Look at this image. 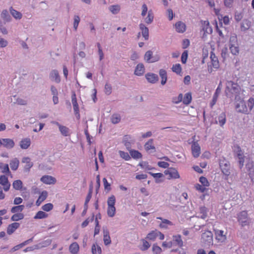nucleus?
Masks as SVG:
<instances>
[{
    "mask_svg": "<svg viewBox=\"0 0 254 254\" xmlns=\"http://www.w3.org/2000/svg\"><path fill=\"white\" fill-rule=\"evenodd\" d=\"M32 239H30L28 240H26L25 241H24V242L19 244V245H17L15 246H14L12 249H11V251L12 252H15V251H16L17 250H18L19 249H20V248H22L23 246H24L25 245H27V244H28V243L30 241H32Z\"/></svg>",
    "mask_w": 254,
    "mask_h": 254,
    "instance_id": "nucleus-43",
    "label": "nucleus"
},
{
    "mask_svg": "<svg viewBox=\"0 0 254 254\" xmlns=\"http://www.w3.org/2000/svg\"><path fill=\"white\" fill-rule=\"evenodd\" d=\"M202 29L204 33H211L212 32V29L210 26L209 22L207 20L202 21Z\"/></svg>",
    "mask_w": 254,
    "mask_h": 254,
    "instance_id": "nucleus-18",
    "label": "nucleus"
},
{
    "mask_svg": "<svg viewBox=\"0 0 254 254\" xmlns=\"http://www.w3.org/2000/svg\"><path fill=\"white\" fill-rule=\"evenodd\" d=\"M212 234L210 231H206L202 234L201 239L203 242L210 243L212 242Z\"/></svg>",
    "mask_w": 254,
    "mask_h": 254,
    "instance_id": "nucleus-14",
    "label": "nucleus"
},
{
    "mask_svg": "<svg viewBox=\"0 0 254 254\" xmlns=\"http://www.w3.org/2000/svg\"><path fill=\"white\" fill-rule=\"evenodd\" d=\"M48 216V214L42 211H39L34 217L35 219H43L47 218Z\"/></svg>",
    "mask_w": 254,
    "mask_h": 254,
    "instance_id": "nucleus-52",
    "label": "nucleus"
},
{
    "mask_svg": "<svg viewBox=\"0 0 254 254\" xmlns=\"http://www.w3.org/2000/svg\"><path fill=\"white\" fill-rule=\"evenodd\" d=\"M230 50L233 55H237L239 52L238 47L232 45L230 46Z\"/></svg>",
    "mask_w": 254,
    "mask_h": 254,
    "instance_id": "nucleus-63",
    "label": "nucleus"
},
{
    "mask_svg": "<svg viewBox=\"0 0 254 254\" xmlns=\"http://www.w3.org/2000/svg\"><path fill=\"white\" fill-rule=\"evenodd\" d=\"M221 170L224 175L229 176L230 174V164L225 159H221L219 162Z\"/></svg>",
    "mask_w": 254,
    "mask_h": 254,
    "instance_id": "nucleus-6",
    "label": "nucleus"
},
{
    "mask_svg": "<svg viewBox=\"0 0 254 254\" xmlns=\"http://www.w3.org/2000/svg\"><path fill=\"white\" fill-rule=\"evenodd\" d=\"M92 253L93 254H101L102 250L101 247L96 244H93L92 246Z\"/></svg>",
    "mask_w": 254,
    "mask_h": 254,
    "instance_id": "nucleus-51",
    "label": "nucleus"
},
{
    "mask_svg": "<svg viewBox=\"0 0 254 254\" xmlns=\"http://www.w3.org/2000/svg\"><path fill=\"white\" fill-rule=\"evenodd\" d=\"M31 144V140L29 138L22 139L20 142V146L22 149H27Z\"/></svg>",
    "mask_w": 254,
    "mask_h": 254,
    "instance_id": "nucleus-26",
    "label": "nucleus"
},
{
    "mask_svg": "<svg viewBox=\"0 0 254 254\" xmlns=\"http://www.w3.org/2000/svg\"><path fill=\"white\" fill-rule=\"evenodd\" d=\"M47 192L46 191H43L36 202V205L39 206L47 198Z\"/></svg>",
    "mask_w": 254,
    "mask_h": 254,
    "instance_id": "nucleus-29",
    "label": "nucleus"
},
{
    "mask_svg": "<svg viewBox=\"0 0 254 254\" xmlns=\"http://www.w3.org/2000/svg\"><path fill=\"white\" fill-rule=\"evenodd\" d=\"M103 241L106 246L109 245L111 243L109 231L107 229L103 230Z\"/></svg>",
    "mask_w": 254,
    "mask_h": 254,
    "instance_id": "nucleus-23",
    "label": "nucleus"
},
{
    "mask_svg": "<svg viewBox=\"0 0 254 254\" xmlns=\"http://www.w3.org/2000/svg\"><path fill=\"white\" fill-rule=\"evenodd\" d=\"M110 11L114 14H117L120 10V6L119 5H113L109 7Z\"/></svg>",
    "mask_w": 254,
    "mask_h": 254,
    "instance_id": "nucleus-54",
    "label": "nucleus"
},
{
    "mask_svg": "<svg viewBox=\"0 0 254 254\" xmlns=\"http://www.w3.org/2000/svg\"><path fill=\"white\" fill-rule=\"evenodd\" d=\"M54 124L59 127V130L63 135L64 136L70 135V130L67 127L60 125L58 122H54Z\"/></svg>",
    "mask_w": 254,
    "mask_h": 254,
    "instance_id": "nucleus-13",
    "label": "nucleus"
},
{
    "mask_svg": "<svg viewBox=\"0 0 254 254\" xmlns=\"http://www.w3.org/2000/svg\"><path fill=\"white\" fill-rule=\"evenodd\" d=\"M1 146L7 148L11 149L14 146V141L10 138H3L1 139Z\"/></svg>",
    "mask_w": 254,
    "mask_h": 254,
    "instance_id": "nucleus-11",
    "label": "nucleus"
},
{
    "mask_svg": "<svg viewBox=\"0 0 254 254\" xmlns=\"http://www.w3.org/2000/svg\"><path fill=\"white\" fill-rule=\"evenodd\" d=\"M145 71L144 66L143 64H138L134 70V74L138 76H140L142 75Z\"/></svg>",
    "mask_w": 254,
    "mask_h": 254,
    "instance_id": "nucleus-28",
    "label": "nucleus"
},
{
    "mask_svg": "<svg viewBox=\"0 0 254 254\" xmlns=\"http://www.w3.org/2000/svg\"><path fill=\"white\" fill-rule=\"evenodd\" d=\"M139 28L141 31L142 36L144 37L145 40H147L149 38L148 28L142 23L139 24Z\"/></svg>",
    "mask_w": 254,
    "mask_h": 254,
    "instance_id": "nucleus-24",
    "label": "nucleus"
},
{
    "mask_svg": "<svg viewBox=\"0 0 254 254\" xmlns=\"http://www.w3.org/2000/svg\"><path fill=\"white\" fill-rule=\"evenodd\" d=\"M69 251L72 254H77L79 252V246L76 242L71 243L69 246Z\"/></svg>",
    "mask_w": 254,
    "mask_h": 254,
    "instance_id": "nucleus-21",
    "label": "nucleus"
},
{
    "mask_svg": "<svg viewBox=\"0 0 254 254\" xmlns=\"http://www.w3.org/2000/svg\"><path fill=\"white\" fill-rule=\"evenodd\" d=\"M152 251L154 254H160L162 253V249L156 244H154L152 246Z\"/></svg>",
    "mask_w": 254,
    "mask_h": 254,
    "instance_id": "nucleus-57",
    "label": "nucleus"
},
{
    "mask_svg": "<svg viewBox=\"0 0 254 254\" xmlns=\"http://www.w3.org/2000/svg\"><path fill=\"white\" fill-rule=\"evenodd\" d=\"M9 12L11 15L15 19H20L22 17V14L21 12L17 11L15 9H14L12 6L9 8Z\"/></svg>",
    "mask_w": 254,
    "mask_h": 254,
    "instance_id": "nucleus-30",
    "label": "nucleus"
},
{
    "mask_svg": "<svg viewBox=\"0 0 254 254\" xmlns=\"http://www.w3.org/2000/svg\"><path fill=\"white\" fill-rule=\"evenodd\" d=\"M221 89L219 87H217L213 95L212 101L210 103V106L211 107H212L216 104Z\"/></svg>",
    "mask_w": 254,
    "mask_h": 254,
    "instance_id": "nucleus-33",
    "label": "nucleus"
},
{
    "mask_svg": "<svg viewBox=\"0 0 254 254\" xmlns=\"http://www.w3.org/2000/svg\"><path fill=\"white\" fill-rule=\"evenodd\" d=\"M216 239L218 242L223 243L226 240V236L224 234V231L220 230H215Z\"/></svg>",
    "mask_w": 254,
    "mask_h": 254,
    "instance_id": "nucleus-12",
    "label": "nucleus"
},
{
    "mask_svg": "<svg viewBox=\"0 0 254 254\" xmlns=\"http://www.w3.org/2000/svg\"><path fill=\"white\" fill-rule=\"evenodd\" d=\"M24 208V205H19L18 206L12 207L11 209V212L13 213H18V212H20L22 211Z\"/></svg>",
    "mask_w": 254,
    "mask_h": 254,
    "instance_id": "nucleus-48",
    "label": "nucleus"
},
{
    "mask_svg": "<svg viewBox=\"0 0 254 254\" xmlns=\"http://www.w3.org/2000/svg\"><path fill=\"white\" fill-rule=\"evenodd\" d=\"M104 92L106 95H110L112 92V88L110 84L106 83L105 85Z\"/></svg>",
    "mask_w": 254,
    "mask_h": 254,
    "instance_id": "nucleus-62",
    "label": "nucleus"
},
{
    "mask_svg": "<svg viewBox=\"0 0 254 254\" xmlns=\"http://www.w3.org/2000/svg\"><path fill=\"white\" fill-rule=\"evenodd\" d=\"M172 70L174 72L177 74L181 75L182 73V68L180 64H176L172 66Z\"/></svg>",
    "mask_w": 254,
    "mask_h": 254,
    "instance_id": "nucleus-37",
    "label": "nucleus"
},
{
    "mask_svg": "<svg viewBox=\"0 0 254 254\" xmlns=\"http://www.w3.org/2000/svg\"><path fill=\"white\" fill-rule=\"evenodd\" d=\"M199 182L201 183L202 185L205 186V187H208L209 186V183L208 182L207 179L204 177H200L199 178Z\"/></svg>",
    "mask_w": 254,
    "mask_h": 254,
    "instance_id": "nucleus-64",
    "label": "nucleus"
},
{
    "mask_svg": "<svg viewBox=\"0 0 254 254\" xmlns=\"http://www.w3.org/2000/svg\"><path fill=\"white\" fill-rule=\"evenodd\" d=\"M19 164V161L18 159L16 158H15L12 159L9 163V165L11 169L13 171H16L17 170Z\"/></svg>",
    "mask_w": 254,
    "mask_h": 254,
    "instance_id": "nucleus-32",
    "label": "nucleus"
},
{
    "mask_svg": "<svg viewBox=\"0 0 254 254\" xmlns=\"http://www.w3.org/2000/svg\"><path fill=\"white\" fill-rule=\"evenodd\" d=\"M254 106V98L251 97L248 101V108L250 112Z\"/></svg>",
    "mask_w": 254,
    "mask_h": 254,
    "instance_id": "nucleus-61",
    "label": "nucleus"
},
{
    "mask_svg": "<svg viewBox=\"0 0 254 254\" xmlns=\"http://www.w3.org/2000/svg\"><path fill=\"white\" fill-rule=\"evenodd\" d=\"M238 221L242 226L249 225L250 223L247 211H242L238 214Z\"/></svg>",
    "mask_w": 254,
    "mask_h": 254,
    "instance_id": "nucleus-4",
    "label": "nucleus"
},
{
    "mask_svg": "<svg viewBox=\"0 0 254 254\" xmlns=\"http://www.w3.org/2000/svg\"><path fill=\"white\" fill-rule=\"evenodd\" d=\"M131 156L134 159H139L142 158V154L138 151L135 150H129Z\"/></svg>",
    "mask_w": 254,
    "mask_h": 254,
    "instance_id": "nucleus-40",
    "label": "nucleus"
},
{
    "mask_svg": "<svg viewBox=\"0 0 254 254\" xmlns=\"http://www.w3.org/2000/svg\"><path fill=\"white\" fill-rule=\"evenodd\" d=\"M50 78L52 80L56 81L57 83L60 81V77L58 70H53L50 73Z\"/></svg>",
    "mask_w": 254,
    "mask_h": 254,
    "instance_id": "nucleus-31",
    "label": "nucleus"
},
{
    "mask_svg": "<svg viewBox=\"0 0 254 254\" xmlns=\"http://www.w3.org/2000/svg\"><path fill=\"white\" fill-rule=\"evenodd\" d=\"M71 102L73 105V110L75 115H77L79 117V109L78 104L77 103L76 94L74 91L72 92L71 94Z\"/></svg>",
    "mask_w": 254,
    "mask_h": 254,
    "instance_id": "nucleus-9",
    "label": "nucleus"
},
{
    "mask_svg": "<svg viewBox=\"0 0 254 254\" xmlns=\"http://www.w3.org/2000/svg\"><path fill=\"white\" fill-rule=\"evenodd\" d=\"M236 109L238 112L247 114L249 113L248 108L244 100H240L236 105Z\"/></svg>",
    "mask_w": 254,
    "mask_h": 254,
    "instance_id": "nucleus-7",
    "label": "nucleus"
},
{
    "mask_svg": "<svg viewBox=\"0 0 254 254\" xmlns=\"http://www.w3.org/2000/svg\"><path fill=\"white\" fill-rule=\"evenodd\" d=\"M119 153L121 157L125 160L128 161L130 159V157L127 152H126L123 151H119Z\"/></svg>",
    "mask_w": 254,
    "mask_h": 254,
    "instance_id": "nucleus-58",
    "label": "nucleus"
},
{
    "mask_svg": "<svg viewBox=\"0 0 254 254\" xmlns=\"http://www.w3.org/2000/svg\"><path fill=\"white\" fill-rule=\"evenodd\" d=\"M139 166L145 170H149L152 169L151 166H150L147 162L142 161L139 164Z\"/></svg>",
    "mask_w": 254,
    "mask_h": 254,
    "instance_id": "nucleus-59",
    "label": "nucleus"
},
{
    "mask_svg": "<svg viewBox=\"0 0 254 254\" xmlns=\"http://www.w3.org/2000/svg\"><path fill=\"white\" fill-rule=\"evenodd\" d=\"M145 150L148 151L150 150H153L155 151V147L153 145V140L152 139H149L144 145Z\"/></svg>",
    "mask_w": 254,
    "mask_h": 254,
    "instance_id": "nucleus-36",
    "label": "nucleus"
},
{
    "mask_svg": "<svg viewBox=\"0 0 254 254\" xmlns=\"http://www.w3.org/2000/svg\"><path fill=\"white\" fill-rule=\"evenodd\" d=\"M227 88L232 94L238 93L240 90V86L233 81H229L227 85Z\"/></svg>",
    "mask_w": 254,
    "mask_h": 254,
    "instance_id": "nucleus-8",
    "label": "nucleus"
},
{
    "mask_svg": "<svg viewBox=\"0 0 254 254\" xmlns=\"http://www.w3.org/2000/svg\"><path fill=\"white\" fill-rule=\"evenodd\" d=\"M210 58L211 59V65H208V70L209 73H211L213 71V68L216 69H218L220 65L217 57L213 52L210 53Z\"/></svg>",
    "mask_w": 254,
    "mask_h": 254,
    "instance_id": "nucleus-2",
    "label": "nucleus"
},
{
    "mask_svg": "<svg viewBox=\"0 0 254 254\" xmlns=\"http://www.w3.org/2000/svg\"><path fill=\"white\" fill-rule=\"evenodd\" d=\"M149 174L152 176L154 179H155V182L157 183H160L162 182V181L159 180V179L163 177V174L161 173H153L152 172H149Z\"/></svg>",
    "mask_w": 254,
    "mask_h": 254,
    "instance_id": "nucleus-41",
    "label": "nucleus"
},
{
    "mask_svg": "<svg viewBox=\"0 0 254 254\" xmlns=\"http://www.w3.org/2000/svg\"><path fill=\"white\" fill-rule=\"evenodd\" d=\"M158 237L160 240L164 239V235L159 231L155 229L150 231L146 236V239L152 241H154Z\"/></svg>",
    "mask_w": 254,
    "mask_h": 254,
    "instance_id": "nucleus-3",
    "label": "nucleus"
},
{
    "mask_svg": "<svg viewBox=\"0 0 254 254\" xmlns=\"http://www.w3.org/2000/svg\"><path fill=\"white\" fill-rule=\"evenodd\" d=\"M191 151L194 157H198L200 154V148L196 142H194L191 145Z\"/></svg>",
    "mask_w": 254,
    "mask_h": 254,
    "instance_id": "nucleus-16",
    "label": "nucleus"
},
{
    "mask_svg": "<svg viewBox=\"0 0 254 254\" xmlns=\"http://www.w3.org/2000/svg\"><path fill=\"white\" fill-rule=\"evenodd\" d=\"M175 29L178 33H184L186 30V24L182 21H178L175 25Z\"/></svg>",
    "mask_w": 254,
    "mask_h": 254,
    "instance_id": "nucleus-22",
    "label": "nucleus"
},
{
    "mask_svg": "<svg viewBox=\"0 0 254 254\" xmlns=\"http://www.w3.org/2000/svg\"><path fill=\"white\" fill-rule=\"evenodd\" d=\"M116 202V197L114 195L110 196L107 200L108 208L107 214L109 217L114 216L116 213V208L115 204Z\"/></svg>",
    "mask_w": 254,
    "mask_h": 254,
    "instance_id": "nucleus-1",
    "label": "nucleus"
},
{
    "mask_svg": "<svg viewBox=\"0 0 254 254\" xmlns=\"http://www.w3.org/2000/svg\"><path fill=\"white\" fill-rule=\"evenodd\" d=\"M154 15L152 11H148L147 16L145 18V22L147 24H150L153 20Z\"/></svg>",
    "mask_w": 254,
    "mask_h": 254,
    "instance_id": "nucleus-46",
    "label": "nucleus"
},
{
    "mask_svg": "<svg viewBox=\"0 0 254 254\" xmlns=\"http://www.w3.org/2000/svg\"><path fill=\"white\" fill-rule=\"evenodd\" d=\"M142 243V246L140 247V249L141 251H144L148 249L150 247V244L146 240L142 239L141 240Z\"/></svg>",
    "mask_w": 254,
    "mask_h": 254,
    "instance_id": "nucleus-47",
    "label": "nucleus"
},
{
    "mask_svg": "<svg viewBox=\"0 0 254 254\" xmlns=\"http://www.w3.org/2000/svg\"><path fill=\"white\" fill-rule=\"evenodd\" d=\"M24 218V215L21 213H15L11 217V220L13 221H17L23 219Z\"/></svg>",
    "mask_w": 254,
    "mask_h": 254,
    "instance_id": "nucleus-49",
    "label": "nucleus"
},
{
    "mask_svg": "<svg viewBox=\"0 0 254 254\" xmlns=\"http://www.w3.org/2000/svg\"><path fill=\"white\" fill-rule=\"evenodd\" d=\"M173 241L179 247H182L183 246V242L182 240L181 236L180 235L173 236Z\"/></svg>",
    "mask_w": 254,
    "mask_h": 254,
    "instance_id": "nucleus-39",
    "label": "nucleus"
},
{
    "mask_svg": "<svg viewBox=\"0 0 254 254\" xmlns=\"http://www.w3.org/2000/svg\"><path fill=\"white\" fill-rule=\"evenodd\" d=\"M13 188L16 190H20L22 188V182L20 180L14 181L12 183Z\"/></svg>",
    "mask_w": 254,
    "mask_h": 254,
    "instance_id": "nucleus-44",
    "label": "nucleus"
},
{
    "mask_svg": "<svg viewBox=\"0 0 254 254\" xmlns=\"http://www.w3.org/2000/svg\"><path fill=\"white\" fill-rule=\"evenodd\" d=\"M1 17L6 21H9L11 19L10 16L6 9H4L1 13Z\"/></svg>",
    "mask_w": 254,
    "mask_h": 254,
    "instance_id": "nucleus-50",
    "label": "nucleus"
},
{
    "mask_svg": "<svg viewBox=\"0 0 254 254\" xmlns=\"http://www.w3.org/2000/svg\"><path fill=\"white\" fill-rule=\"evenodd\" d=\"M53 205L51 203H48L44 204L42 207V209L45 211L48 212L52 210L53 208Z\"/></svg>",
    "mask_w": 254,
    "mask_h": 254,
    "instance_id": "nucleus-60",
    "label": "nucleus"
},
{
    "mask_svg": "<svg viewBox=\"0 0 254 254\" xmlns=\"http://www.w3.org/2000/svg\"><path fill=\"white\" fill-rule=\"evenodd\" d=\"M192 100L191 94L190 92L187 93L185 94L183 100V102L185 105H189L190 103Z\"/></svg>",
    "mask_w": 254,
    "mask_h": 254,
    "instance_id": "nucleus-38",
    "label": "nucleus"
},
{
    "mask_svg": "<svg viewBox=\"0 0 254 254\" xmlns=\"http://www.w3.org/2000/svg\"><path fill=\"white\" fill-rule=\"evenodd\" d=\"M23 163H25L24 169L26 171H29L30 169L33 166V163L31 162V159L29 157H25L23 158L22 160Z\"/></svg>",
    "mask_w": 254,
    "mask_h": 254,
    "instance_id": "nucleus-25",
    "label": "nucleus"
},
{
    "mask_svg": "<svg viewBox=\"0 0 254 254\" xmlns=\"http://www.w3.org/2000/svg\"><path fill=\"white\" fill-rule=\"evenodd\" d=\"M0 184L2 186L3 190L7 191L10 187V184L8 180V178L5 175L0 176Z\"/></svg>",
    "mask_w": 254,
    "mask_h": 254,
    "instance_id": "nucleus-10",
    "label": "nucleus"
},
{
    "mask_svg": "<svg viewBox=\"0 0 254 254\" xmlns=\"http://www.w3.org/2000/svg\"><path fill=\"white\" fill-rule=\"evenodd\" d=\"M251 26V22L248 20L244 21L241 26V30L243 31H245L248 29Z\"/></svg>",
    "mask_w": 254,
    "mask_h": 254,
    "instance_id": "nucleus-56",
    "label": "nucleus"
},
{
    "mask_svg": "<svg viewBox=\"0 0 254 254\" xmlns=\"http://www.w3.org/2000/svg\"><path fill=\"white\" fill-rule=\"evenodd\" d=\"M237 156L239 159V163L240 168H242L243 166H244V153L241 150L240 147L237 146Z\"/></svg>",
    "mask_w": 254,
    "mask_h": 254,
    "instance_id": "nucleus-20",
    "label": "nucleus"
},
{
    "mask_svg": "<svg viewBox=\"0 0 254 254\" xmlns=\"http://www.w3.org/2000/svg\"><path fill=\"white\" fill-rule=\"evenodd\" d=\"M164 174L166 176H169L168 178L169 179H177L180 178V176L178 170L175 168H168L167 170H165Z\"/></svg>",
    "mask_w": 254,
    "mask_h": 254,
    "instance_id": "nucleus-5",
    "label": "nucleus"
},
{
    "mask_svg": "<svg viewBox=\"0 0 254 254\" xmlns=\"http://www.w3.org/2000/svg\"><path fill=\"white\" fill-rule=\"evenodd\" d=\"M111 120L112 123L114 124H117L121 121V116L117 114H113L111 117Z\"/></svg>",
    "mask_w": 254,
    "mask_h": 254,
    "instance_id": "nucleus-55",
    "label": "nucleus"
},
{
    "mask_svg": "<svg viewBox=\"0 0 254 254\" xmlns=\"http://www.w3.org/2000/svg\"><path fill=\"white\" fill-rule=\"evenodd\" d=\"M157 219L162 220L161 222L159 224V227L161 228L167 229L169 226H172L173 225L171 221L167 219H163L160 217H157Z\"/></svg>",
    "mask_w": 254,
    "mask_h": 254,
    "instance_id": "nucleus-19",
    "label": "nucleus"
},
{
    "mask_svg": "<svg viewBox=\"0 0 254 254\" xmlns=\"http://www.w3.org/2000/svg\"><path fill=\"white\" fill-rule=\"evenodd\" d=\"M219 124L221 126H223L226 123V114L225 113H222L218 117Z\"/></svg>",
    "mask_w": 254,
    "mask_h": 254,
    "instance_id": "nucleus-53",
    "label": "nucleus"
},
{
    "mask_svg": "<svg viewBox=\"0 0 254 254\" xmlns=\"http://www.w3.org/2000/svg\"><path fill=\"white\" fill-rule=\"evenodd\" d=\"M131 140V137L130 135H125L123 139V142L124 143V145L126 146L127 148L129 150V148L130 147V142Z\"/></svg>",
    "mask_w": 254,
    "mask_h": 254,
    "instance_id": "nucleus-45",
    "label": "nucleus"
},
{
    "mask_svg": "<svg viewBox=\"0 0 254 254\" xmlns=\"http://www.w3.org/2000/svg\"><path fill=\"white\" fill-rule=\"evenodd\" d=\"M152 52L151 51H148L144 55V60L148 63H153L155 61L152 60Z\"/></svg>",
    "mask_w": 254,
    "mask_h": 254,
    "instance_id": "nucleus-42",
    "label": "nucleus"
},
{
    "mask_svg": "<svg viewBox=\"0 0 254 254\" xmlns=\"http://www.w3.org/2000/svg\"><path fill=\"white\" fill-rule=\"evenodd\" d=\"M20 226V224L17 222L12 223L9 225H8L7 228V233L8 235H11L15 231L18 229Z\"/></svg>",
    "mask_w": 254,
    "mask_h": 254,
    "instance_id": "nucleus-17",
    "label": "nucleus"
},
{
    "mask_svg": "<svg viewBox=\"0 0 254 254\" xmlns=\"http://www.w3.org/2000/svg\"><path fill=\"white\" fill-rule=\"evenodd\" d=\"M148 82L154 83L158 80V75L154 73H147L145 75Z\"/></svg>",
    "mask_w": 254,
    "mask_h": 254,
    "instance_id": "nucleus-27",
    "label": "nucleus"
},
{
    "mask_svg": "<svg viewBox=\"0 0 254 254\" xmlns=\"http://www.w3.org/2000/svg\"><path fill=\"white\" fill-rule=\"evenodd\" d=\"M41 181L45 184L51 185L55 184L56 182V179L51 176L45 175L41 178Z\"/></svg>",
    "mask_w": 254,
    "mask_h": 254,
    "instance_id": "nucleus-15",
    "label": "nucleus"
},
{
    "mask_svg": "<svg viewBox=\"0 0 254 254\" xmlns=\"http://www.w3.org/2000/svg\"><path fill=\"white\" fill-rule=\"evenodd\" d=\"M0 169L2 173L6 174L7 175L10 174V172L7 164H4L0 162Z\"/></svg>",
    "mask_w": 254,
    "mask_h": 254,
    "instance_id": "nucleus-34",
    "label": "nucleus"
},
{
    "mask_svg": "<svg viewBox=\"0 0 254 254\" xmlns=\"http://www.w3.org/2000/svg\"><path fill=\"white\" fill-rule=\"evenodd\" d=\"M159 75L162 79L161 84L162 85H164L166 83L167 79V75L166 71L163 69H160L159 71Z\"/></svg>",
    "mask_w": 254,
    "mask_h": 254,
    "instance_id": "nucleus-35",
    "label": "nucleus"
}]
</instances>
